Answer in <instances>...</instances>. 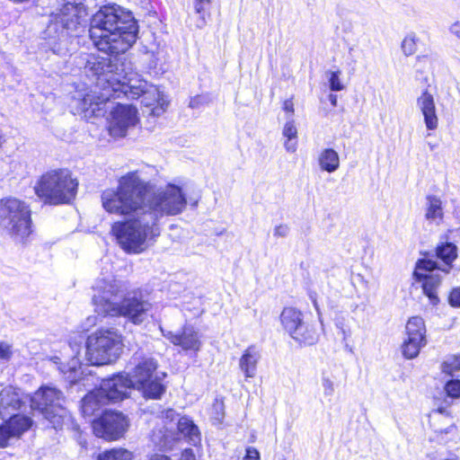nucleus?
Listing matches in <instances>:
<instances>
[{
    "mask_svg": "<svg viewBox=\"0 0 460 460\" xmlns=\"http://www.w3.org/2000/svg\"><path fill=\"white\" fill-rule=\"evenodd\" d=\"M129 69L127 64L120 62L119 75H117L112 85L111 99L120 98L121 96H126L128 99H137L142 93H145L146 98H148V94H151L153 99L157 98L158 88L140 78L137 73L128 71Z\"/></svg>",
    "mask_w": 460,
    "mask_h": 460,
    "instance_id": "13",
    "label": "nucleus"
},
{
    "mask_svg": "<svg viewBox=\"0 0 460 460\" xmlns=\"http://www.w3.org/2000/svg\"><path fill=\"white\" fill-rule=\"evenodd\" d=\"M260 357L259 351L253 346L249 347L241 357L239 367L246 378L255 376Z\"/></svg>",
    "mask_w": 460,
    "mask_h": 460,
    "instance_id": "25",
    "label": "nucleus"
},
{
    "mask_svg": "<svg viewBox=\"0 0 460 460\" xmlns=\"http://www.w3.org/2000/svg\"><path fill=\"white\" fill-rule=\"evenodd\" d=\"M131 452L123 448H113L100 454L97 460H131Z\"/></svg>",
    "mask_w": 460,
    "mask_h": 460,
    "instance_id": "32",
    "label": "nucleus"
},
{
    "mask_svg": "<svg viewBox=\"0 0 460 460\" xmlns=\"http://www.w3.org/2000/svg\"><path fill=\"white\" fill-rule=\"evenodd\" d=\"M417 107L420 111L427 129L435 130L438 126V118L433 95L427 90L417 98Z\"/></svg>",
    "mask_w": 460,
    "mask_h": 460,
    "instance_id": "22",
    "label": "nucleus"
},
{
    "mask_svg": "<svg viewBox=\"0 0 460 460\" xmlns=\"http://www.w3.org/2000/svg\"><path fill=\"white\" fill-rule=\"evenodd\" d=\"M444 410L438 409L430 417V424L434 431L433 440L447 443L458 437L457 427L449 418L443 415Z\"/></svg>",
    "mask_w": 460,
    "mask_h": 460,
    "instance_id": "20",
    "label": "nucleus"
},
{
    "mask_svg": "<svg viewBox=\"0 0 460 460\" xmlns=\"http://www.w3.org/2000/svg\"><path fill=\"white\" fill-rule=\"evenodd\" d=\"M224 403L223 402L216 401L213 404V419L218 423H222L224 419Z\"/></svg>",
    "mask_w": 460,
    "mask_h": 460,
    "instance_id": "39",
    "label": "nucleus"
},
{
    "mask_svg": "<svg viewBox=\"0 0 460 460\" xmlns=\"http://www.w3.org/2000/svg\"><path fill=\"white\" fill-rule=\"evenodd\" d=\"M440 368L443 374L453 376L456 372L460 371V354L446 357Z\"/></svg>",
    "mask_w": 460,
    "mask_h": 460,
    "instance_id": "31",
    "label": "nucleus"
},
{
    "mask_svg": "<svg viewBox=\"0 0 460 460\" xmlns=\"http://www.w3.org/2000/svg\"><path fill=\"white\" fill-rule=\"evenodd\" d=\"M416 40L415 34H409L403 39L402 42V50L405 56H411L416 52Z\"/></svg>",
    "mask_w": 460,
    "mask_h": 460,
    "instance_id": "34",
    "label": "nucleus"
},
{
    "mask_svg": "<svg viewBox=\"0 0 460 460\" xmlns=\"http://www.w3.org/2000/svg\"><path fill=\"white\" fill-rule=\"evenodd\" d=\"M120 62L115 56L111 57H90L84 66V72L88 77L95 80V87L101 91L102 101L111 100L112 97V85L115 83Z\"/></svg>",
    "mask_w": 460,
    "mask_h": 460,
    "instance_id": "11",
    "label": "nucleus"
},
{
    "mask_svg": "<svg viewBox=\"0 0 460 460\" xmlns=\"http://www.w3.org/2000/svg\"><path fill=\"white\" fill-rule=\"evenodd\" d=\"M313 302H314V308H315V309H316V311L319 313V307H318V304H317L316 300H314H314H313Z\"/></svg>",
    "mask_w": 460,
    "mask_h": 460,
    "instance_id": "50",
    "label": "nucleus"
},
{
    "mask_svg": "<svg viewBox=\"0 0 460 460\" xmlns=\"http://www.w3.org/2000/svg\"><path fill=\"white\" fill-rule=\"evenodd\" d=\"M82 348L83 337L80 336L79 340L70 341L64 347L61 352L62 358L54 357L52 358L55 364L60 365L58 367L60 372L70 384H75L82 376L81 362L78 358Z\"/></svg>",
    "mask_w": 460,
    "mask_h": 460,
    "instance_id": "15",
    "label": "nucleus"
},
{
    "mask_svg": "<svg viewBox=\"0 0 460 460\" xmlns=\"http://www.w3.org/2000/svg\"><path fill=\"white\" fill-rule=\"evenodd\" d=\"M130 365L133 367L128 374L120 373L102 380L98 389L83 398L81 408L84 415L91 416L101 405L122 401L128 396L131 388L141 391L146 398L159 399L162 396L165 392L162 384L165 374L160 375L156 372V360L141 352H136L130 359Z\"/></svg>",
    "mask_w": 460,
    "mask_h": 460,
    "instance_id": "2",
    "label": "nucleus"
},
{
    "mask_svg": "<svg viewBox=\"0 0 460 460\" xmlns=\"http://www.w3.org/2000/svg\"><path fill=\"white\" fill-rule=\"evenodd\" d=\"M87 9L79 0H66L59 10L51 15V21L47 28V33H58L57 38L61 42H66L68 37L80 32L85 26Z\"/></svg>",
    "mask_w": 460,
    "mask_h": 460,
    "instance_id": "8",
    "label": "nucleus"
},
{
    "mask_svg": "<svg viewBox=\"0 0 460 460\" xmlns=\"http://www.w3.org/2000/svg\"><path fill=\"white\" fill-rule=\"evenodd\" d=\"M101 200L106 212L129 217L111 227L118 243L128 253L144 252L160 235L162 220L181 214L187 206L185 194L175 184L147 195V183L137 171L121 176L116 189L104 190Z\"/></svg>",
    "mask_w": 460,
    "mask_h": 460,
    "instance_id": "1",
    "label": "nucleus"
},
{
    "mask_svg": "<svg viewBox=\"0 0 460 460\" xmlns=\"http://www.w3.org/2000/svg\"><path fill=\"white\" fill-rule=\"evenodd\" d=\"M243 460H260L259 451L253 447H247Z\"/></svg>",
    "mask_w": 460,
    "mask_h": 460,
    "instance_id": "43",
    "label": "nucleus"
},
{
    "mask_svg": "<svg viewBox=\"0 0 460 460\" xmlns=\"http://www.w3.org/2000/svg\"><path fill=\"white\" fill-rule=\"evenodd\" d=\"M289 234V227L288 225L280 224L276 226L273 230V234L275 237H286Z\"/></svg>",
    "mask_w": 460,
    "mask_h": 460,
    "instance_id": "42",
    "label": "nucleus"
},
{
    "mask_svg": "<svg viewBox=\"0 0 460 460\" xmlns=\"http://www.w3.org/2000/svg\"><path fill=\"white\" fill-rule=\"evenodd\" d=\"M86 360L94 366L111 364L123 349L122 335L113 328H102L88 336L85 343Z\"/></svg>",
    "mask_w": 460,
    "mask_h": 460,
    "instance_id": "7",
    "label": "nucleus"
},
{
    "mask_svg": "<svg viewBox=\"0 0 460 460\" xmlns=\"http://www.w3.org/2000/svg\"><path fill=\"white\" fill-rule=\"evenodd\" d=\"M161 418L164 419L165 422L171 423L175 420L178 421L179 414L173 409H167L161 412Z\"/></svg>",
    "mask_w": 460,
    "mask_h": 460,
    "instance_id": "40",
    "label": "nucleus"
},
{
    "mask_svg": "<svg viewBox=\"0 0 460 460\" xmlns=\"http://www.w3.org/2000/svg\"><path fill=\"white\" fill-rule=\"evenodd\" d=\"M406 338L402 345V353L408 359L415 358L426 344V327L420 316L411 317L405 326Z\"/></svg>",
    "mask_w": 460,
    "mask_h": 460,
    "instance_id": "18",
    "label": "nucleus"
},
{
    "mask_svg": "<svg viewBox=\"0 0 460 460\" xmlns=\"http://www.w3.org/2000/svg\"><path fill=\"white\" fill-rule=\"evenodd\" d=\"M329 101L331 102L332 105V106H336L337 105V96L335 94H330L329 95Z\"/></svg>",
    "mask_w": 460,
    "mask_h": 460,
    "instance_id": "48",
    "label": "nucleus"
},
{
    "mask_svg": "<svg viewBox=\"0 0 460 460\" xmlns=\"http://www.w3.org/2000/svg\"><path fill=\"white\" fill-rule=\"evenodd\" d=\"M89 34L98 50L119 55L136 42L138 24L130 11L116 4L105 5L91 18Z\"/></svg>",
    "mask_w": 460,
    "mask_h": 460,
    "instance_id": "3",
    "label": "nucleus"
},
{
    "mask_svg": "<svg viewBox=\"0 0 460 460\" xmlns=\"http://www.w3.org/2000/svg\"><path fill=\"white\" fill-rule=\"evenodd\" d=\"M0 226L14 239L24 240L31 233L30 207L13 197L1 199Z\"/></svg>",
    "mask_w": 460,
    "mask_h": 460,
    "instance_id": "9",
    "label": "nucleus"
},
{
    "mask_svg": "<svg viewBox=\"0 0 460 460\" xmlns=\"http://www.w3.org/2000/svg\"><path fill=\"white\" fill-rule=\"evenodd\" d=\"M101 91L95 87L90 93L84 94L82 99L78 100V111L84 112V116L99 117L104 114V105L109 100L102 101Z\"/></svg>",
    "mask_w": 460,
    "mask_h": 460,
    "instance_id": "23",
    "label": "nucleus"
},
{
    "mask_svg": "<svg viewBox=\"0 0 460 460\" xmlns=\"http://www.w3.org/2000/svg\"><path fill=\"white\" fill-rule=\"evenodd\" d=\"M440 269L437 268V262L431 260H419L413 272L416 280L422 281L423 293L429 297L432 305L439 302L438 288L441 283Z\"/></svg>",
    "mask_w": 460,
    "mask_h": 460,
    "instance_id": "16",
    "label": "nucleus"
},
{
    "mask_svg": "<svg viewBox=\"0 0 460 460\" xmlns=\"http://www.w3.org/2000/svg\"><path fill=\"white\" fill-rule=\"evenodd\" d=\"M22 404L19 389L7 386L0 392V418H9L0 425V447H6L31 427V418L15 413Z\"/></svg>",
    "mask_w": 460,
    "mask_h": 460,
    "instance_id": "5",
    "label": "nucleus"
},
{
    "mask_svg": "<svg viewBox=\"0 0 460 460\" xmlns=\"http://www.w3.org/2000/svg\"><path fill=\"white\" fill-rule=\"evenodd\" d=\"M458 233H459V236H460V230L458 231Z\"/></svg>",
    "mask_w": 460,
    "mask_h": 460,
    "instance_id": "53",
    "label": "nucleus"
},
{
    "mask_svg": "<svg viewBox=\"0 0 460 460\" xmlns=\"http://www.w3.org/2000/svg\"><path fill=\"white\" fill-rule=\"evenodd\" d=\"M285 331L298 343L314 345L318 341L315 329L303 321V314L294 307H285L280 314Z\"/></svg>",
    "mask_w": 460,
    "mask_h": 460,
    "instance_id": "14",
    "label": "nucleus"
},
{
    "mask_svg": "<svg viewBox=\"0 0 460 460\" xmlns=\"http://www.w3.org/2000/svg\"><path fill=\"white\" fill-rule=\"evenodd\" d=\"M163 332L164 338L172 344L180 346L184 350L199 351L201 348L200 336L198 331L191 325H185L179 333L172 332Z\"/></svg>",
    "mask_w": 460,
    "mask_h": 460,
    "instance_id": "21",
    "label": "nucleus"
},
{
    "mask_svg": "<svg viewBox=\"0 0 460 460\" xmlns=\"http://www.w3.org/2000/svg\"><path fill=\"white\" fill-rule=\"evenodd\" d=\"M444 390L451 398L460 397V380L451 379L445 384Z\"/></svg>",
    "mask_w": 460,
    "mask_h": 460,
    "instance_id": "35",
    "label": "nucleus"
},
{
    "mask_svg": "<svg viewBox=\"0 0 460 460\" xmlns=\"http://www.w3.org/2000/svg\"><path fill=\"white\" fill-rule=\"evenodd\" d=\"M13 355V347L6 341H0V361L6 363L11 360Z\"/></svg>",
    "mask_w": 460,
    "mask_h": 460,
    "instance_id": "37",
    "label": "nucleus"
},
{
    "mask_svg": "<svg viewBox=\"0 0 460 460\" xmlns=\"http://www.w3.org/2000/svg\"><path fill=\"white\" fill-rule=\"evenodd\" d=\"M425 218L432 224L438 226L444 218V211L441 199L433 195L426 198Z\"/></svg>",
    "mask_w": 460,
    "mask_h": 460,
    "instance_id": "26",
    "label": "nucleus"
},
{
    "mask_svg": "<svg viewBox=\"0 0 460 460\" xmlns=\"http://www.w3.org/2000/svg\"><path fill=\"white\" fill-rule=\"evenodd\" d=\"M436 254L438 259L443 261L446 264L445 268L441 269L442 272L447 274L452 268L451 263L457 257V247L453 243H445L438 245Z\"/></svg>",
    "mask_w": 460,
    "mask_h": 460,
    "instance_id": "27",
    "label": "nucleus"
},
{
    "mask_svg": "<svg viewBox=\"0 0 460 460\" xmlns=\"http://www.w3.org/2000/svg\"><path fill=\"white\" fill-rule=\"evenodd\" d=\"M341 74L340 70L327 72V75H329L330 89L332 91L337 92L343 90L344 85L340 79Z\"/></svg>",
    "mask_w": 460,
    "mask_h": 460,
    "instance_id": "36",
    "label": "nucleus"
},
{
    "mask_svg": "<svg viewBox=\"0 0 460 460\" xmlns=\"http://www.w3.org/2000/svg\"><path fill=\"white\" fill-rule=\"evenodd\" d=\"M336 325L340 329V332H341V334L342 337V341L344 342H346L347 340L351 336L350 329L349 327L345 326L344 323L341 322H338L336 323Z\"/></svg>",
    "mask_w": 460,
    "mask_h": 460,
    "instance_id": "44",
    "label": "nucleus"
},
{
    "mask_svg": "<svg viewBox=\"0 0 460 460\" xmlns=\"http://www.w3.org/2000/svg\"><path fill=\"white\" fill-rule=\"evenodd\" d=\"M141 102L146 107V111L144 113H146L147 116L151 117H159L161 116L167 109L168 101L165 96L158 90L157 98H154L151 94H148V98H146L145 93H142Z\"/></svg>",
    "mask_w": 460,
    "mask_h": 460,
    "instance_id": "24",
    "label": "nucleus"
},
{
    "mask_svg": "<svg viewBox=\"0 0 460 460\" xmlns=\"http://www.w3.org/2000/svg\"><path fill=\"white\" fill-rule=\"evenodd\" d=\"M147 460H171V458L164 455L154 454L150 456Z\"/></svg>",
    "mask_w": 460,
    "mask_h": 460,
    "instance_id": "47",
    "label": "nucleus"
},
{
    "mask_svg": "<svg viewBox=\"0 0 460 460\" xmlns=\"http://www.w3.org/2000/svg\"><path fill=\"white\" fill-rule=\"evenodd\" d=\"M138 121L137 111L132 105L118 104L111 112L110 134L116 137L126 136L127 131Z\"/></svg>",
    "mask_w": 460,
    "mask_h": 460,
    "instance_id": "19",
    "label": "nucleus"
},
{
    "mask_svg": "<svg viewBox=\"0 0 460 460\" xmlns=\"http://www.w3.org/2000/svg\"><path fill=\"white\" fill-rule=\"evenodd\" d=\"M323 394L325 396H332L334 394V383L331 379L330 376H326L325 373H323L322 379H321Z\"/></svg>",
    "mask_w": 460,
    "mask_h": 460,
    "instance_id": "38",
    "label": "nucleus"
},
{
    "mask_svg": "<svg viewBox=\"0 0 460 460\" xmlns=\"http://www.w3.org/2000/svg\"><path fill=\"white\" fill-rule=\"evenodd\" d=\"M129 69L127 64L120 62L119 75H117L112 85L111 99L120 98L121 96H126L128 99H137L142 93H145L146 98H148V94H151L153 99L157 98L158 88L140 78L137 73L128 71Z\"/></svg>",
    "mask_w": 460,
    "mask_h": 460,
    "instance_id": "12",
    "label": "nucleus"
},
{
    "mask_svg": "<svg viewBox=\"0 0 460 460\" xmlns=\"http://www.w3.org/2000/svg\"><path fill=\"white\" fill-rule=\"evenodd\" d=\"M211 0H194L195 12L199 14V18L197 22V27L202 29L206 26L207 21L204 16V13L207 7L210 4Z\"/></svg>",
    "mask_w": 460,
    "mask_h": 460,
    "instance_id": "33",
    "label": "nucleus"
},
{
    "mask_svg": "<svg viewBox=\"0 0 460 460\" xmlns=\"http://www.w3.org/2000/svg\"><path fill=\"white\" fill-rule=\"evenodd\" d=\"M318 163L323 171L333 172L340 166V157L334 149L325 148L320 153Z\"/></svg>",
    "mask_w": 460,
    "mask_h": 460,
    "instance_id": "28",
    "label": "nucleus"
},
{
    "mask_svg": "<svg viewBox=\"0 0 460 460\" xmlns=\"http://www.w3.org/2000/svg\"><path fill=\"white\" fill-rule=\"evenodd\" d=\"M128 427L127 417L121 412L106 411L93 422L95 436L106 440H116L123 436Z\"/></svg>",
    "mask_w": 460,
    "mask_h": 460,
    "instance_id": "17",
    "label": "nucleus"
},
{
    "mask_svg": "<svg viewBox=\"0 0 460 460\" xmlns=\"http://www.w3.org/2000/svg\"><path fill=\"white\" fill-rule=\"evenodd\" d=\"M283 109L287 112L293 113L294 112V104L292 100H286L283 104Z\"/></svg>",
    "mask_w": 460,
    "mask_h": 460,
    "instance_id": "46",
    "label": "nucleus"
},
{
    "mask_svg": "<svg viewBox=\"0 0 460 460\" xmlns=\"http://www.w3.org/2000/svg\"><path fill=\"white\" fill-rule=\"evenodd\" d=\"M283 136L287 138L285 142V148L289 153H294L296 150V137H297V129L295 125V122L292 119H288L283 128Z\"/></svg>",
    "mask_w": 460,
    "mask_h": 460,
    "instance_id": "30",
    "label": "nucleus"
},
{
    "mask_svg": "<svg viewBox=\"0 0 460 460\" xmlns=\"http://www.w3.org/2000/svg\"><path fill=\"white\" fill-rule=\"evenodd\" d=\"M450 32L456 36L457 38H460V22H456L450 26Z\"/></svg>",
    "mask_w": 460,
    "mask_h": 460,
    "instance_id": "45",
    "label": "nucleus"
},
{
    "mask_svg": "<svg viewBox=\"0 0 460 460\" xmlns=\"http://www.w3.org/2000/svg\"><path fill=\"white\" fill-rule=\"evenodd\" d=\"M190 106L191 108L196 107V104H195V101H194V100L190 101Z\"/></svg>",
    "mask_w": 460,
    "mask_h": 460,
    "instance_id": "52",
    "label": "nucleus"
},
{
    "mask_svg": "<svg viewBox=\"0 0 460 460\" xmlns=\"http://www.w3.org/2000/svg\"><path fill=\"white\" fill-rule=\"evenodd\" d=\"M53 51L57 52V53H60L61 52V49L60 48L56 49V46H54L53 47Z\"/></svg>",
    "mask_w": 460,
    "mask_h": 460,
    "instance_id": "51",
    "label": "nucleus"
},
{
    "mask_svg": "<svg viewBox=\"0 0 460 460\" xmlns=\"http://www.w3.org/2000/svg\"><path fill=\"white\" fill-rule=\"evenodd\" d=\"M78 181L67 169H55L43 173L34 185L35 194L46 204L70 203L76 195Z\"/></svg>",
    "mask_w": 460,
    "mask_h": 460,
    "instance_id": "6",
    "label": "nucleus"
},
{
    "mask_svg": "<svg viewBox=\"0 0 460 460\" xmlns=\"http://www.w3.org/2000/svg\"><path fill=\"white\" fill-rule=\"evenodd\" d=\"M281 460H285V459H281Z\"/></svg>",
    "mask_w": 460,
    "mask_h": 460,
    "instance_id": "54",
    "label": "nucleus"
},
{
    "mask_svg": "<svg viewBox=\"0 0 460 460\" xmlns=\"http://www.w3.org/2000/svg\"><path fill=\"white\" fill-rule=\"evenodd\" d=\"M177 427L179 432L189 439L190 443L196 445L199 441V431L198 427L188 417L178 419Z\"/></svg>",
    "mask_w": 460,
    "mask_h": 460,
    "instance_id": "29",
    "label": "nucleus"
},
{
    "mask_svg": "<svg viewBox=\"0 0 460 460\" xmlns=\"http://www.w3.org/2000/svg\"><path fill=\"white\" fill-rule=\"evenodd\" d=\"M448 301L452 306L460 307V288H456L451 291Z\"/></svg>",
    "mask_w": 460,
    "mask_h": 460,
    "instance_id": "41",
    "label": "nucleus"
},
{
    "mask_svg": "<svg viewBox=\"0 0 460 460\" xmlns=\"http://www.w3.org/2000/svg\"><path fill=\"white\" fill-rule=\"evenodd\" d=\"M93 290L95 312L103 316H124L131 323L140 324L152 308L151 303L138 290L124 295L125 285L112 276L99 278Z\"/></svg>",
    "mask_w": 460,
    "mask_h": 460,
    "instance_id": "4",
    "label": "nucleus"
},
{
    "mask_svg": "<svg viewBox=\"0 0 460 460\" xmlns=\"http://www.w3.org/2000/svg\"><path fill=\"white\" fill-rule=\"evenodd\" d=\"M65 402L60 390L51 385H42L31 397V407L39 411L54 429H58L68 417Z\"/></svg>",
    "mask_w": 460,
    "mask_h": 460,
    "instance_id": "10",
    "label": "nucleus"
},
{
    "mask_svg": "<svg viewBox=\"0 0 460 460\" xmlns=\"http://www.w3.org/2000/svg\"><path fill=\"white\" fill-rule=\"evenodd\" d=\"M4 134L2 132V130L0 129V146L3 145V143L4 142Z\"/></svg>",
    "mask_w": 460,
    "mask_h": 460,
    "instance_id": "49",
    "label": "nucleus"
}]
</instances>
